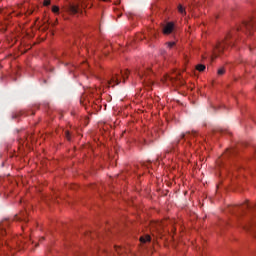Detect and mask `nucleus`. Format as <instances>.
Returning <instances> with one entry per match:
<instances>
[{"label":"nucleus","instance_id":"obj_4","mask_svg":"<svg viewBox=\"0 0 256 256\" xmlns=\"http://www.w3.org/2000/svg\"><path fill=\"white\" fill-rule=\"evenodd\" d=\"M15 221H24V223H27V212H21L20 215H16Z\"/></svg>","mask_w":256,"mask_h":256},{"label":"nucleus","instance_id":"obj_8","mask_svg":"<svg viewBox=\"0 0 256 256\" xmlns=\"http://www.w3.org/2000/svg\"><path fill=\"white\" fill-rule=\"evenodd\" d=\"M151 241V236L150 235H145L140 237V242L141 243H149Z\"/></svg>","mask_w":256,"mask_h":256},{"label":"nucleus","instance_id":"obj_10","mask_svg":"<svg viewBox=\"0 0 256 256\" xmlns=\"http://www.w3.org/2000/svg\"><path fill=\"white\" fill-rule=\"evenodd\" d=\"M7 221L6 222H4L3 224H2V226H0V234L3 236V235H6L7 234V230L5 229V225H7Z\"/></svg>","mask_w":256,"mask_h":256},{"label":"nucleus","instance_id":"obj_6","mask_svg":"<svg viewBox=\"0 0 256 256\" xmlns=\"http://www.w3.org/2000/svg\"><path fill=\"white\" fill-rule=\"evenodd\" d=\"M166 81H171V83H175V81H179L180 85H183V82L181 80V78L179 77V75L173 77V76H166Z\"/></svg>","mask_w":256,"mask_h":256},{"label":"nucleus","instance_id":"obj_16","mask_svg":"<svg viewBox=\"0 0 256 256\" xmlns=\"http://www.w3.org/2000/svg\"><path fill=\"white\" fill-rule=\"evenodd\" d=\"M167 45L169 49H173V47H175V42H168Z\"/></svg>","mask_w":256,"mask_h":256},{"label":"nucleus","instance_id":"obj_2","mask_svg":"<svg viewBox=\"0 0 256 256\" xmlns=\"http://www.w3.org/2000/svg\"><path fill=\"white\" fill-rule=\"evenodd\" d=\"M174 29H175V24L173 22H168L163 29V33L164 35H171Z\"/></svg>","mask_w":256,"mask_h":256},{"label":"nucleus","instance_id":"obj_22","mask_svg":"<svg viewBox=\"0 0 256 256\" xmlns=\"http://www.w3.org/2000/svg\"><path fill=\"white\" fill-rule=\"evenodd\" d=\"M203 57V59H207V57H205V56H202Z\"/></svg>","mask_w":256,"mask_h":256},{"label":"nucleus","instance_id":"obj_15","mask_svg":"<svg viewBox=\"0 0 256 256\" xmlns=\"http://www.w3.org/2000/svg\"><path fill=\"white\" fill-rule=\"evenodd\" d=\"M52 12L53 13H58L59 12V7L58 6H53L52 7Z\"/></svg>","mask_w":256,"mask_h":256},{"label":"nucleus","instance_id":"obj_9","mask_svg":"<svg viewBox=\"0 0 256 256\" xmlns=\"http://www.w3.org/2000/svg\"><path fill=\"white\" fill-rule=\"evenodd\" d=\"M70 13H72V15H77V13H79V7L75 5L70 6Z\"/></svg>","mask_w":256,"mask_h":256},{"label":"nucleus","instance_id":"obj_11","mask_svg":"<svg viewBox=\"0 0 256 256\" xmlns=\"http://www.w3.org/2000/svg\"><path fill=\"white\" fill-rule=\"evenodd\" d=\"M178 12L180 15H187V11H185V8L181 4L178 5Z\"/></svg>","mask_w":256,"mask_h":256},{"label":"nucleus","instance_id":"obj_18","mask_svg":"<svg viewBox=\"0 0 256 256\" xmlns=\"http://www.w3.org/2000/svg\"><path fill=\"white\" fill-rule=\"evenodd\" d=\"M138 39H140V40L145 39V35L140 34V35L138 36Z\"/></svg>","mask_w":256,"mask_h":256},{"label":"nucleus","instance_id":"obj_23","mask_svg":"<svg viewBox=\"0 0 256 256\" xmlns=\"http://www.w3.org/2000/svg\"><path fill=\"white\" fill-rule=\"evenodd\" d=\"M102 1L107 2V1H109V0H102Z\"/></svg>","mask_w":256,"mask_h":256},{"label":"nucleus","instance_id":"obj_17","mask_svg":"<svg viewBox=\"0 0 256 256\" xmlns=\"http://www.w3.org/2000/svg\"><path fill=\"white\" fill-rule=\"evenodd\" d=\"M45 7H49L51 5V0H44Z\"/></svg>","mask_w":256,"mask_h":256},{"label":"nucleus","instance_id":"obj_20","mask_svg":"<svg viewBox=\"0 0 256 256\" xmlns=\"http://www.w3.org/2000/svg\"><path fill=\"white\" fill-rule=\"evenodd\" d=\"M244 207H245L246 209H249V204H245Z\"/></svg>","mask_w":256,"mask_h":256},{"label":"nucleus","instance_id":"obj_13","mask_svg":"<svg viewBox=\"0 0 256 256\" xmlns=\"http://www.w3.org/2000/svg\"><path fill=\"white\" fill-rule=\"evenodd\" d=\"M218 75H225V68L218 69Z\"/></svg>","mask_w":256,"mask_h":256},{"label":"nucleus","instance_id":"obj_19","mask_svg":"<svg viewBox=\"0 0 256 256\" xmlns=\"http://www.w3.org/2000/svg\"><path fill=\"white\" fill-rule=\"evenodd\" d=\"M234 209H236L235 207H231L230 209H229V211H231L232 213H235V210Z\"/></svg>","mask_w":256,"mask_h":256},{"label":"nucleus","instance_id":"obj_21","mask_svg":"<svg viewBox=\"0 0 256 256\" xmlns=\"http://www.w3.org/2000/svg\"><path fill=\"white\" fill-rule=\"evenodd\" d=\"M165 53V50H161V55H163Z\"/></svg>","mask_w":256,"mask_h":256},{"label":"nucleus","instance_id":"obj_3","mask_svg":"<svg viewBox=\"0 0 256 256\" xmlns=\"http://www.w3.org/2000/svg\"><path fill=\"white\" fill-rule=\"evenodd\" d=\"M196 135H197V132H195V131L189 132L188 131L181 135V139H184V141L189 142V141H191V139H195Z\"/></svg>","mask_w":256,"mask_h":256},{"label":"nucleus","instance_id":"obj_1","mask_svg":"<svg viewBox=\"0 0 256 256\" xmlns=\"http://www.w3.org/2000/svg\"><path fill=\"white\" fill-rule=\"evenodd\" d=\"M121 77L125 81V79L129 77V70L121 71L120 74L113 73L110 80H108V85H110L111 87H115V85H119V83H121Z\"/></svg>","mask_w":256,"mask_h":256},{"label":"nucleus","instance_id":"obj_25","mask_svg":"<svg viewBox=\"0 0 256 256\" xmlns=\"http://www.w3.org/2000/svg\"><path fill=\"white\" fill-rule=\"evenodd\" d=\"M45 238H41V240L40 241H43Z\"/></svg>","mask_w":256,"mask_h":256},{"label":"nucleus","instance_id":"obj_12","mask_svg":"<svg viewBox=\"0 0 256 256\" xmlns=\"http://www.w3.org/2000/svg\"><path fill=\"white\" fill-rule=\"evenodd\" d=\"M205 69H206L205 64L196 65V71H199L200 73H203V71H205Z\"/></svg>","mask_w":256,"mask_h":256},{"label":"nucleus","instance_id":"obj_14","mask_svg":"<svg viewBox=\"0 0 256 256\" xmlns=\"http://www.w3.org/2000/svg\"><path fill=\"white\" fill-rule=\"evenodd\" d=\"M65 137L68 141H71V134L69 133V131L65 132Z\"/></svg>","mask_w":256,"mask_h":256},{"label":"nucleus","instance_id":"obj_24","mask_svg":"<svg viewBox=\"0 0 256 256\" xmlns=\"http://www.w3.org/2000/svg\"><path fill=\"white\" fill-rule=\"evenodd\" d=\"M181 140H177V142L176 143H179Z\"/></svg>","mask_w":256,"mask_h":256},{"label":"nucleus","instance_id":"obj_7","mask_svg":"<svg viewBox=\"0 0 256 256\" xmlns=\"http://www.w3.org/2000/svg\"><path fill=\"white\" fill-rule=\"evenodd\" d=\"M149 73H151V70H139L138 71V76L140 77V79H143L144 77H149Z\"/></svg>","mask_w":256,"mask_h":256},{"label":"nucleus","instance_id":"obj_5","mask_svg":"<svg viewBox=\"0 0 256 256\" xmlns=\"http://www.w3.org/2000/svg\"><path fill=\"white\" fill-rule=\"evenodd\" d=\"M245 231H253V233H256V220L251 222L248 226H244Z\"/></svg>","mask_w":256,"mask_h":256}]
</instances>
